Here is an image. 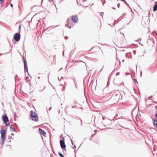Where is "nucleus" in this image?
<instances>
[{"label": "nucleus", "mask_w": 157, "mask_h": 157, "mask_svg": "<svg viewBox=\"0 0 157 157\" xmlns=\"http://www.w3.org/2000/svg\"><path fill=\"white\" fill-rule=\"evenodd\" d=\"M0 133L1 134V145H2L5 139L6 133L4 130H1Z\"/></svg>", "instance_id": "f257e3e1"}, {"label": "nucleus", "mask_w": 157, "mask_h": 157, "mask_svg": "<svg viewBox=\"0 0 157 157\" xmlns=\"http://www.w3.org/2000/svg\"><path fill=\"white\" fill-rule=\"evenodd\" d=\"M74 25V24L72 22L70 19H68L67 21V24H66V26L69 28H71Z\"/></svg>", "instance_id": "f03ea898"}, {"label": "nucleus", "mask_w": 157, "mask_h": 157, "mask_svg": "<svg viewBox=\"0 0 157 157\" xmlns=\"http://www.w3.org/2000/svg\"><path fill=\"white\" fill-rule=\"evenodd\" d=\"M31 118L33 121H38V118L36 113H32L31 114Z\"/></svg>", "instance_id": "7ed1b4c3"}, {"label": "nucleus", "mask_w": 157, "mask_h": 157, "mask_svg": "<svg viewBox=\"0 0 157 157\" xmlns=\"http://www.w3.org/2000/svg\"><path fill=\"white\" fill-rule=\"evenodd\" d=\"M3 120L4 121L5 124L6 125L9 124V120L6 115H4L2 116Z\"/></svg>", "instance_id": "20e7f679"}, {"label": "nucleus", "mask_w": 157, "mask_h": 157, "mask_svg": "<svg viewBox=\"0 0 157 157\" xmlns=\"http://www.w3.org/2000/svg\"><path fill=\"white\" fill-rule=\"evenodd\" d=\"M60 144L61 148L62 149H63L64 150L66 151V149H65L66 147V146L65 144L64 139L60 140Z\"/></svg>", "instance_id": "39448f33"}, {"label": "nucleus", "mask_w": 157, "mask_h": 157, "mask_svg": "<svg viewBox=\"0 0 157 157\" xmlns=\"http://www.w3.org/2000/svg\"><path fill=\"white\" fill-rule=\"evenodd\" d=\"M20 38V34L18 33H16L14 35L13 39L16 41H18L19 40Z\"/></svg>", "instance_id": "423d86ee"}, {"label": "nucleus", "mask_w": 157, "mask_h": 157, "mask_svg": "<svg viewBox=\"0 0 157 157\" xmlns=\"http://www.w3.org/2000/svg\"><path fill=\"white\" fill-rule=\"evenodd\" d=\"M71 20L73 22L75 23H77L78 21V18L76 16H72Z\"/></svg>", "instance_id": "0eeeda50"}, {"label": "nucleus", "mask_w": 157, "mask_h": 157, "mask_svg": "<svg viewBox=\"0 0 157 157\" xmlns=\"http://www.w3.org/2000/svg\"><path fill=\"white\" fill-rule=\"evenodd\" d=\"M46 132L44 130H43L42 129L40 128V135H42L44 137H46Z\"/></svg>", "instance_id": "6e6552de"}, {"label": "nucleus", "mask_w": 157, "mask_h": 157, "mask_svg": "<svg viewBox=\"0 0 157 157\" xmlns=\"http://www.w3.org/2000/svg\"><path fill=\"white\" fill-rule=\"evenodd\" d=\"M24 58V69H28L27 63V61L25 58Z\"/></svg>", "instance_id": "1a4fd4ad"}, {"label": "nucleus", "mask_w": 157, "mask_h": 157, "mask_svg": "<svg viewBox=\"0 0 157 157\" xmlns=\"http://www.w3.org/2000/svg\"><path fill=\"white\" fill-rule=\"evenodd\" d=\"M157 10V2H156L155 5V6L154 7L153 11H155Z\"/></svg>", "instance_id": "9d476101"}, {"label": "nucleus", "mask_w": 157, "mask_h": 157, "mask_svg": "<svg viewBox=\"0 0 157 157\" xmlns=\"http://www.w3.org/2000/svg\"><path fill=\"white\" fill-rule=\"evenodd\" d=\"M154 125L156 127L157 126V120H154Z\"/></svg>", "instance_id": "9b49d317"}, {"label": "nucleus", "mask_w": 157, "mask_h": 157, "mask_svg": "<svg viewBox=\"0 0 157 157\" xmlns=\"http://www.w3.org/2000/svg\"><path fill=\"white\" fill-rule=\"evenodd\" d=\"M58 155L61 157H64L63 155L60 152L58 153Z\"/></svg>", "instance_id": "f8f14e48"}, {"label": "nucleus", "mask_w": 157, "mask_h": 157, "mask_svg": "<svg viewBox=\"0 0 157 157\" xmlns=\"http://www.w3.org/2000/svg\"><path fill=\"white\" fill-rule=\"evenodd\" d=\"M36 129V130H38V131H39V128L38 126L34 128V130Z\"/></svg>", "instance_id": "ddd939ff"}, {"label": "nucleus", "mask_w": 157, "mask_h": 157, "mask_svg": "<svg viewBox=\"0 0 157 157\" xmlns=\"http://www.w3.org/2000/svg\"><path fill=\"white\" fill-rule=\"evenodd\" d=\"M79 122H80L81 126L82 125V121L81 119L80 118V120L79 121Z\"/></svg>", "instance_id": "4468645a"}, {"label": "nucleus", "mask_w": 157, "mask_h": 157, "mask_svg": "<svg viewBox=\"0 0 157 157\" xmlns=\"http://www.w3.org/2000/svg\"><path fill=\"white\" fill-rule=\"evenodd\" d=\"M70 140L71 142V144L72 145H73L74 143L73 142V140L71 139H70Z\"/></svg>", "instance_id": "2eb2a0df"}, {"label": "nucleus", "mask_w": 157, "mask_h": 157, "mask_svg": "<svg viewBox=\"0 0 157 157\" xmlns=\"http://www.w3.org/2000/svg\"><path fill=\"white\" fill-rule=\"evenodd\" d=\"M155 117L156 118V120H157V112L155 114Z\"/></svg>", "instance_id": "dca6fc26"}, {"label": "nucleus", "mask_w": 157, "mask_h": 157, "mask_svg": "<svg viewBox=\"0 0 157 157\" xmlns=\"http://www.w3.org/2000/svg\"><path fill=\"white\" fill-rule=\"evenodd\" d=\"M134 82L138 83L136 79H134Z\"/></svg>", "instance_id": "f3484780"}, {"label": "nucleus", "mask_w": 157, "mask_h": 157, "mask_svg": "<svg viewBox=\"0 0 157 157\" xmlns=\"http://www.w3.org/2000/svg\"><path fill=\"white\" fill-rule=\"evenodd\" d=\"M28 69H25V73H26V71H27L28 73Z\"/></svg>", "instance_id": "a211bd4d"}, {"label": "nucleus", "mask_w": 157, "mask_h": 157, "mask_svg": "<svg viewBox=\"0 0 157 157\" xmlns=\"http://www.w3.org/2000/svg\"><path fill=\"white\" fill-rule=\"evenodd\" d=\"M120 3H119L118 4L117 6L118 8H119L120 7Z\"/></svg>", "instance_id": "6ab92c4d"}, {"label": "nucleus", "mask_w": 157, "mask_h": 157, "mask_svg": "<svg viewBox=\"0 0 157 157\" xmlns=\"http://www.w3.org/2000/svg\"><path fill=\"white\" fill-rule=\"evenodd\" d=\"M65 90V87L64 86H63L62 90Z\"/></svg>", "instance_id": "aec40b11"}, {"label": "nucleus", "mask_w": 157, "mask_h": 157, "mask_svg": "<svg viewBox=\"0 0 157 157\" xmlns=\"http://www.w3.org/2000/svg\"><path fill=\"white\" fill-rule=\"evenodd\" d=\"M129 72H126V75H129Z\"/></svg>", "instance_id": "412c9836"}, {"label": "nucleus", "mask_w": 157, "mask_h": 157, "mask_svg": "<svg viewBox=\"0 0 157 157\" xmlns=\"http://www.w3.org/2000/svg\"><path fill=\"white\" fill-rule=\"evenodd\" d=\"M72 148L74 149L75 148H76V145L75 144L74 145V147H72Z\"/></svg>", "instance_id": "4be33fe9"}, {"label": "nucleus", "mask_w": 157, "mask_h": 157, "mask_svg": "<svg viewBox=\"0 0 157 157\" xmlns=\"http://www.w3.org/2000/svg\"><path fill=\"white\" fill-rule=\"evenodd\" d=\"M119 75V72H117L116 73V75Z\"/></svg>", "instance_id": "5701e85b"}, {"label": "nucleus", "mask_w": 157, "mask_h": 157, "mask_svg": "<svg viewBox=\"0 0 157 157\" xmlns=\"http://www.w3.org/2000/svg\"><path fill=\"white\" fill-rule=\"evenodd\" d=\"M122 84H124V83H122L119 84V85L120 86Z\"/></svg>", "instance_id": "b1692460"}, {"label": "nucleus", "mask_w": 157, "mask_h": 157, "mask_svg": "<svg viewBox=\"0 0 157 157\" xmlns=\"http://www.w3.org/2000/svg\"><path fill=\"white\" fill-rule=\"evenodd\" d=\"M51 109H52V107H50L49 108V109H48V110H50Z\"/></svg>", "instance_id": "393cba45"}, {"label": "nucleus", "mask_w": 157, "mask_h": 157, "mask_svg": "<svg viewBox=\"0 0 157 157\" xmlns=\"http://www.w3.org/2000/svg\"><path fill=\"white\" fill-rule=\"evenodd\" d=\"M76 106V105H75V106H72V108H75V107Z\"/></svg>", "instance_id": "a878e982"}, {"label": "nucleus", "mask_w": 157, "mask_h": 157, "mask_svg": "<svg viewBox=\"0 0 157 157\" xmlns=\"http://www.w3.org/2000/svg\"><path fill=\"white\" fill-rule=\"evenodd\" d=\"M95 135V134H94L93 135H92L91 137H92L93 136Z\"/></svg>", "instance_id": "bb28decb"}, {"label": "nucleus", "mask_w": 157, "mask_h": 157, "mask_svg": "<svg viewBox=\"0 0 157 157\" xmlns=\"http://www.w3.org/2000/svg\"><path fill=\"white\" fill-rule=\"evenodd\" d=\"M10 6H11L12 7L13 5H12V4H10Z\"/></svg>", "instance_id": "cd10ccee"}, {"label": "nucleus", "mask_w": 157, "mask_h": 157, "mask_svg": "<svg viewBox=\"0 0 157 157\" xmlns=\"http://www.w3.org/2000/svg\"><path fill=\"white\" fill-rule=\"evenodd\" d=\"M152 96H150L149 98H152Z\"/></svg>", "instance_id": "c85d7f7f"}, {"label": "nucleus", "mask_w": 157, "mask_h": 157, "mask_svg": "<svg viewBox=\"0 0 157 157\" xmlns=\"http://www.w3.org/2000/svg\"><path fill=\"white\" fill-rule=\"evenodd\" d=\"M140 73H141L140 75H141L142 74V71H140Z\"/></svg>", "instance_id": "c756f323"}, {"label": "nucleus", "mask_w": 157, "mask_h": 157, "mask_svg": "<svg viewBox=\"0 0 157 157\" xmlns=\"http://www.w3.org/2000/svg\"><path fill=\"white\" fill-rule=\"evenodd\" d=\"M92 137H91V138H90V140H91V138H92Z\"/></svg>", "instance_id": "7c9ffc66"}, {"label": "nucleus", "mask_w": 157, "mask_h": 157, "mask_svg": "<svg viewBox=\"0 0 157 157\" xmlns=\"http://www.w3.org/2000/svg\"><path fill=\"white\" fill-rule=\"evenodd\" d=\"M63 77H61V79H63Z\"/></svg>", "instance_id": "2f4dec72"}, {"label": "nucleus", "mask_w": 157, "mask_h": 157, "mask_svg": "<svg viewBox=\"0 0 157 157\" xmlns=\"http://www.w3.org/2000/svg\"><path fill=\"white\" fill-rule=\"evenodd\" d=\"M41 138H42L43 140V137L42 136H41Z\"/></svg>", "instance_id": "473e14b6"}, {"label": "nucleus", "mask_w": 157, "mask_h": 157, "mask_svg": "<svg viewBox=\"0 0 157 157\" xmlns=\"http://www.w3.org/2000/svg\"><path fill=\"white\" fill-rule=\"evenodd\" d=\"M58 80H59V81H60L61 80V79H60V80H59V78H58Z\"/></svg>", "instance_id": "72a5a7b5"}, {"label": "nucleus", "mask_w": 157, "mask_h": 157, "mask_svg": "<svg viewBox=\"0 0 157 157\" xmlns=\"http://www.w3.org/2000/svg\"><path fill=\"white\" fill-rule=\"evenodd\" d=\"M124 60L123 59V60H122V62H124Z\"/></svg>", "instance_id": "f704fd0d"}, {"label": "nucleus", "mask_w": 157, "mask_h": 157, "mask_svg": "<svg viewBox=\"0 0 157 157\" xmlns=\"http://www.w3.org/2000/svg\"><path fill=\"white\" fill-rule=\"evenodd\" d=\"M102 70V69H101V70H100V71H101V70Z\"/></svg>", "instance_id": "c9c22d12"}, {"label": "nucleus", "mask_w": 157, "mask_h": 157, "mask_svg": "<svg viewBox=\"0 0 157 157\" xmlns=\"http://www.w3.org/2000/svg\"><path fill=\"white\" fill-rule=\"evenodd\" d=\"M102 70V69H101V70H100V71H101V70Z\"/></svg>", "instance_id": "e433bc0d"}, {"label": "nucleus", "mask_w": 157, "mask_h": 157, "mask_svg": "<svg viewBox=\"0 0 157 157\" xmlns=\"http://www.w3.org/2000/svg\"><path fill=\"white\" fill-rule=\"evenodd\" d=\"M102 70V69H101V70H100V71H101V70Z\"/></svg>", "instance_id": "4c0bfd02"}, {"label": "nucleus", "mask_w": 157, "mask_h": 157, "mask_svg": "<svg viewBox=\"0 0 157 157\" xmlns=\"http://www.w3.org/2000/svg\"><path fill=\"white\" fill-rule=\"evenodd\" d=\"M156 127L157 128V126H156Z\"/></svg>", "instance_id": "58836bf2"}]
</instances>
